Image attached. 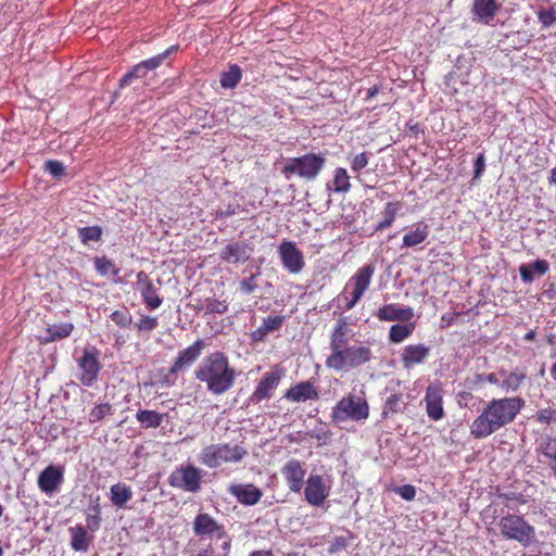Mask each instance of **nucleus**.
Masks as SVG:
<instances>
[{"label":"nucleus","mask_w":556,"mask_h":556,"mask_svg":"<svg viewBox=\"0 0 556 556\" xmlns=\"http://www.w3.org/2000/svg\"><path fill=\"white\" fill-rule=\"evenodd\" d=\"M424 401L427 415L431 420L438 421L443 418V391L440 384H430L426 390Z\"/></svg>","instance_id":"21"},{"label":"nucleus","mask_w":556,"mask_h":556,"mask_svg":"<svg viewBox=\"0 0 556 556\" xmlns=\"http://www.w3.org/2000/svg\"><path fill=\"white\" fill-rule=\"evenodd\" d=\"M485 381L492 384H498L500 380L497 378V375L494 372L485 374Z\"/></svg>","instance_id":"62"},{"label":"nucleus","mask_w":556,"mask_h":556,"mask_svg":"<svg viewBox=\"0 0 556 556\" xmlns=\"http://www.w3.org/2000/svg\"><path fill=\"white\" fill-rule=\"evenodd\" d=\"M250 556H273L271 551H254L250 554Z\"/></svg>","instance_id":"64"},{"label":"nucleus","mask_w":556,"mask_h":556,"mask_svg":"<svg viewBox=\"0 0 556 556\" xmlns=\"http://www.w3.org/2000/svg\"><path fill=\"white\" fill-rule=\"evenodd\" d=\"M394 492L405 501H413L416 496V488L412 484L396 486Z\"/></svg>","instance_id":"53"},{"label":"nucleus","mask_w":556,"mask_h":556,"mask_svg":"<svg viewBox=\"0 0 556 556\" xmlns=\"http://www.w3.org/2000/svg\"><path fill=\"white\" fill-rule=\"evenodd\" d=\"M380 321H409L414 317V309L397 303L384 304L376 313Z\"/></svg>","instance_id":"24"},{"label":"nucleus","mask_w":556,"mask_h":556,"mask_svg":"<svg viewBox=\"0 0 556 556\" xmlns=\"http://www.w3.org/2000/svg\"><path fill=\"white\" fill-rule=\"evenodd\" d=\"M205 348L204 340L198 339L191 345L179 351L168 371L162 377L161 384L174 386L178 380V375L189 369L200 358Z\"/></svg>","instance_id":"8"},{"label":"nucleus","mask_w":556,"mask_h":556,"mask_svg":"<svg viewBox=\"0 0 556 556\" xmlns=\"http://www.w3.org/2000/svg\"><path fill=\"white\" fill-rule=\"evenodd\" d=\"M330 485L325 483L323 476L311 473L305 482V501L312 506H321L329 496Z\"/></svg>","instance_id":"15"},{"label":"nucleus","mask_w":556,"mask_h":556,"mask_svg":"<svg viewBox=\"0 0 556 556\" xmlns=\"http://www.w3.org/2000/svg\"><path fill=\"white\" fill-rule=\"evenodd\" d=\"M165 414L159 413L156 410L150 409H139L136 413V419L141 424V426L146 429L148 428H159L163 420Z\"/></svg>","instance_id":"34"},{"label":"nucleus","mask_w":556,"mask_h":556,"mask_svg":"<svg viewBox=\"0 0 556 556\" xmlns=\"http://www.w3.org/2000/svg\"><path fill=\"white\" fill-rule=\"evenodd\" d=\"M369 157H370L369 152H362L359 154H356L350 162L351 169L354 173H359L362 169H364L368 165Z\"/></svg>","instance_id":"50"},{"label":"nucleus","mask_w":556,"mask_h":556,"mask_svg":"<svg viewBox=\"0 0 556 556\" xmlns=\"http://www.w3.org/2000/svg\"><path fill=\"white\" fill-rule=\"evenodd\" d=\"M136 289L149 309H156L162 305L163 298L157 294L156 287L146 271L141 270L136 275Z\"/></svg>","instance_id":"17"},{"label":"nucleus","mask_w":556,"mask_h":556,"mask_svg":"<svg viewBox=\"0 0 556 556\" xmlns=\"http://www.w3.org/2000/svg\"><path fill=\"white\" fill-rule=\"evenodd\" d=\"M247 455L248 451L242 445L218 443L203 447L199 460L208 468H218L224 463H240Z\"/></svg>","instance_id":"5"},{"label":"nucleus","mask_w":556,"mask_h":556,"mask_svg":"<svg viewBox=\"0 0 556 556\" xmlns=\"http://www.w3.org/2000/svg\"><path fill=\"white\" fill-rule=\"evenodd\" d=\"M285 375L286 369L282 366L279 364L271 366L270 370L266 371L262 376L260 382L255 387L251 395V401L260 403L264 400L270 399Z\"/></svg>","instance_id":"13"},{"label":"nucleus","mask_w":556,"mask_h":556,"mask_svg":"<svg viewBox=\"0 0 556 556\" xmlns=\"http://www.w3.org/2000/svg\"><path fill=\"white\" fill-rule=\"evenodd\" d=\"M372 358V351L365 345L344 346L331 352L326 358V366L334 371L351 370L369 363Z\"/></svg>","instance_id":"3"},{"label":"nucleus","mask_w":556,"mask_h":556,"mask_svg":"<svg viewBox=\"0 0 556 556\" xmlns=\"http://www.w3.org/2000/svg\"><path fill=\"white\" fill-rule=\"evenodd\" d=\"M78 236L84 244L90 241L98 242L102 237V228L100 226H88L78 229Z\"/></svg>","instance_id":"43"},{"label":"nucleus","mask_w":556,"mask_h":556,"mask_svg":"<svg viewBox=\"0 0 556 556\" xmlns=\"http://www.w3.org/2000/svg\"><path fill=\"white\" fill-rule=\"evenodd\" d=\"M538 21L543 28H548L556 23V9L551 7L548 9L540 8L536 12Z\"/></svg>","instance_id":"45"},{"label":"nucleus","mask_w":556,"mask_h":556,"mask_svg":"<svg viewBox=\"0 0 556 556\" xmlns=\"http://www.w3.org/2000/svg\"><path fill=\"white\" fill-rule=\"evenodd\" d=\"M74 325L72 323H64L60 325H52L46 329L47 337L43 339L45 343L62 340L72 334Z\"/></svg>","instance_id":"35"},{"label":"nucleus","mask_w":556,"mask_h":556,"mask_svg":"<svg viewBox=\"0 0 556 556\" xmlns=\"http://www.w3.org/2000/svg\"><path fill=\"white\" fill-rule=\"evenodd\" d=\"M525 406L519 396L492 399L470 425V434L478 440L485 439L511 424Z\"/></svg>","instance_id":"1"},{"label":"nucleus","mask_w":556,"mask_h":556,"mask_svg":"<svg viewBox=\"0 0 556 556\" xmlns=\"http://www.w3.org/2000/svg\"><path fill=\"white\" fill-rule=\"evenodd\" d=\"M401 207H402L401 201L386 203L383 211L381 212L382 219L376 225L375 231H382V230L388 229L391 226H393Z\"/></svg>","instance_id":"33"},{"label":"nucleus","mask_w":556,"mask_h":556,"mask_svg":"<svg viewBox=\"0 0 556 556\" xmlns=\"http://www.w3.org/2000/svg\"><path fill=\"white\" fill-rule=\"evenodd\" d=\"M520 277L523 282H532L534 279V275L531 270V266L529 265H521L519 267Z\"/></svg>","instance_id":"58"},{"label":"nucleus","mask_w":556,"mask_h":556,"mask_svg":"<svg viewBox=\"0 0 556 556\" xmlns=\"http://www.w3.org/2000/svg\"><path fill=\"white\" fill-rule=\"evenodd\" d=\"M325 165V154L311 152L302 156L288 159L281 173L287 179L298 176L307 181H313L324 169Z\"/></svg>","instance_id":"4"},{"label":"nucleus","mask_w":556,"mask_h":556,"mask_svg":"<svg viewBox=\"0 0 556 556\" xmlns=\"http://www.w3.org/2000/svg\"><path fill=\"white\" fill-rule=\"evenodd\" d=\"M242 78V71L239 65L232 64L227 72L220 75V85L223 88L233 89Z\"/></svg>","instance_id":"38"},{"label":"nucleus","mask_w":556,"mask_h":556,"mask_svg":"<svg viewBox=\"0 0 556 556\" xmlns=\"http://www.w3.org/2000/svg\"><path fill=\"white\" fill-rule=\"evenodd\" d=\"M379 92V87L376 85L368 89L366 100L372 99Z\"/></svg>","instance_id":"63"},{"label":"nucleus","mask_w":556,"mask_h":556,"mask_svg":"<svg viewBox=\"0 0 556 556\" xmlns=\"http://www.w3.org/2000/svg\"><path fill=\"white\" fill-rule=\"evenodd\" d=\"M228 492L236 497V500L245 506L256 505L263 495L261 489L253 483H236L228 488Z\"/></svg>","instance_id":"25"},{"label":"nucleus","mask_w":556,"mask_h":556,"mask_svg":"<svg viewBox=\"0 0 556 556\" xmlns=\"http://www.w3.org/2000/svg\"><path fill=\"white\" fill-rule=\"evenodd\" d=\"M530 266L532 273H535L539 276L545 275L549 269V265L545 260H536L533 263H531Z\"/></svg>","instance_id":"56"},{"label":"nucleus","mask_w":556,"mask_h":556,"mask_svg":"<svg viewBox=\"0 0 556 556\" xmlns=\"http://www.w3.org/2000/svg\"><path fill=\"white\" fill-rule=\"evenodd\" d=\"M500 496L506 501V506L509 508H513L509 505L510 501H517V503H519V504H526V500L523 498L522 495H516L515 493H506V494H501Z\"/></svg>","instance_id":"59"},{"label":"nucleus","mask_w":556,"mask_h":556,"mask_svg":"<svg viewBox=\"0 0 556 556\" xmlns=\"http://www.w3.org/2000/svg\"><path fill=\"white\" fill-rule=\"evenodd\" d=\"M210 542L206 543L205 538H201L200 542L202 543L201 552H206L207 556H229L231 540L228 539H208Z\"/></svg>","instance_id":"31"},{"label":"nucleus","mask_w":556,"mask_h":556,"mask_svg":"<svg viewBox=\"0 0 556 556\" xmlns=\"http://www.w3.org/2000/svg\"><path fill=\"white\" fill-rule=\"evenodd\" d=\"M331 435L332 434H331V432L329 430L311 434L312 438H316L319 441H324V443H326L331 438Z\"/></svg>","instance_id":"61"},{"label":"nucleus","mask_w":556,"mask_h":556,"mask_svg":"<svg viewBox=\"0 0 556 556\" xmlns=\"http://www.w3.org/2000/svg\"><path fill=\"white\" fill-rule=\"evenodd\" d=\"M350 328L344 318H339L330 333V351L336 352L348 345Z\"/></svg>","instance_id":"30"},{"label":"nucleus","mask_w":556,"mask_h":556,"mask_svg":"<svg viewBox=\"0 0 556 556\" xmlns=\"http://www.w3.org/2000/svg\"><path fill=\"white\" fill-rule=\"evenodd\" d=\"M93 514H87L86 517V529L88 528L91 531H96L100 528L101 517H100V506L97 504L92 507Z\"/></svg>","instance_id":"51"},{"label":"nucleus","mask_w":556,"mask_h":556,"mask_svg":"<svg viewBox=\"0 0 556 556\" xmlns=\"http://www.w3.org/2000/svg\"><path fill=\"white\" fill-rule=\"evenodd\" d=\"M132 498V490L123 482H117L110 488V500L118 508H123Z\"/></svg>","instance_id":"32"},{"label":"nucleus","mask_w":556,"mask_h":556,"mask_svg":"<svg viewBox=\"0 0 556 556\" xmlns=\"http://www.w3.org/2000/svg\"><path fill=\"white\" fill-rule=\"evenodd\" d=\"M501 534L527 547L535 542V529L523 517L508 514L498 522Z\"/></svg>","instance_id":"9"},{"label":"nucleus","mask_w":556,"mask_h":556,"mask_svg":"<svg viewBox=\"0 0 556 556\" xmlns=\"http://www.w3.org/2000/svg\"><path fill=\"white\" fill-rule=\"evenodd\" d=\"M179 49L178 45L168 47L164 52L154 55L148 60L141 61L140 63L132 66L118 81L119 88H124L132 83L134 79L143 78L150 71H154L160 67L164 61Z\"/></svg>","instance_id":"11"},{"label":"nucleus","mask_w":556,"mask_h":556,"mask_svg":"<svg viewBox=\"0 0 556 556\" xmlns=\"http://www.w3.org/2000/svg\"><path fill=\"white\" fill-rule=\"evenodd\" d=\"M64 481V468L49 465L38 476V488L46 494L54 493Z\"/></svg>","instance_id":"19"},{"label":"nucleus","mask_w":556,"mask_h":556,"mask_svg":"<svg viewBox=\"0 0 556 556\" xmlns=\"http://www.w3.org/2000/svg\"><path fill=\"white\" fill-rule=\"evenodd\" d=\"M159 325L157 317L154 316H143L136 324L138 330L152 331Z\"/></svg>","instance_id":"52"},{"label":"nucleus","mask_w":556,"mask_h":556,"mask_svg":"<svg viewBox=\"0 0 556 556\" xmlns=\"http://www.w3.org/2000/svg\"><path fill=\"white\" fill-rule=\"evenodd\" d=\"M193 531L195 535L208 536V539H228L223 525H219L212 516L206 513H200L193 521Z\"/></svg>","instance_id":"16"},{"label":"nucleus","mask_w":556,"mask_h":556,"mask_svg":"<svg viewBox=\"0 0 556 556\" xmlns=\"http://www.w3.org/2000/svg\"><path fill=\"white\" fill-rule=\"evenodd\" d=\"M236 376L227 355L219 351L206 355L194 370V378L205 383L206 390L213 395L228 392L235 384Z\"/></svg>","instance_id":"2"},{"label":"nucleus","mask_w":556,"mask_h":556,"mask_svg":"<svg viewBox=\"0 0 556 556\" xmlns=\"http://www.w3.org/2000/svg\"><path fill=\"white\" fill-rule=\"evenodd\" d=\"M283 267L291 274H299L305 265L303 253L292 241L283 240L278 247Z\"/></svg>","instance_id":"14"},{"label":"nucleus","mask_w":556,"mask_h":556,"mask_svg":"<svg viewBox=\"0 0 556 556\" xmlns=\"http://www.w3.org/2000/svg\"><path fill=\"white\" fill-rule=\"evenodd\" d=\"M71 547L75 552L87 553L93 542V535L89 534L86 527L76 525L68 528Z\"/></svg>","instance_id":"27"},{"label":"nucleus","mask_w":556,"mask_h":556,"mask_svg":"<svg viewBox=\"0 0 556 556\" xmlns=\"http://www.w3.org/2000/svg\"><path fill=\"white\" fill-rule=\"evenodd\" d=\"M110 319L119 328L129 329L132 324V316L127 307L115 309L110 314Z\"/></svg>","instance_id":"42"},{"label":"nucleus","mask_w":556,"mask_h":556,"mask_svg":"<svg viewBox=\"0 0 556 556\" xmlns=\"http://www.w3.org/2000/svg\"><path fill=\"white\" fill-rule=\"evenodd\" d=\"M485 168V157L483 153L478 154L473 163V178H479Z\"/></svg>","instance_id":"57"},{"label":"nucleus","mask_w":556,"mask_h":556,"mask_svg":"<svg viewBox=\"0 0 556 556\" xmlns=\"http://www.w3.org/2000/svg\"><path fill=\"white\" fill-rule=\"evenodd\" d=\"M526 374L522 371H511L506 375L505 379L501 383V387L507 392L517 391L526 380Z\"/></svg>","instance_id":"40"},{"label":"nucleus","mask_w":556,"mask_h":556,"mask_svg":"<svg viewBox=\"0 0 556 556\" xmlns=\"http://www.w3.org/2000/svg\"><path fill=\"white\" fill-rule=\"evenodd\" d=\"M167 481L172 488L198 493L201 490L202 471L194 465H180L170 472Z\"/></svg>","instance_id":"10"},{"label":"nucleus","mask_w":556,"mask_h":556,"mask_svg":"<svg viewBox=\"0 0 556 556\" xmlns=\"http://www.w3.org/2000/svg\"><path fill=\"white\" fill-rule=\"evenodd\" d=\"M76 363L80 383L85 387H92L98 381L101 370L99 351L94 346L85 349L81 356L76 359Z\"/></svg>","instance_id":"12"},{"label":"nucleus","mask_w":556,"mask_h":556,"mask_svg":"<svg viewBox=\"0 0 556 556\" xmlns=\"http://www.w3.org/2000/svg\"><path fill=\"white\" fill-rule=\"evenodd\" d=\"M369 417V405L365 397L349 393L332 407L330 418L336 425L346 420L363 421Z\"/></svg>","instance_id":"6"},{"label":"nucleus","mask_w":556,"mask_h":556,"mask_svg":"<svg viewBox=\"0 0 556 556\" xmlns=\"http://www.w3.org/2000/svg\"><path fill=\"white\" fill-rule=\"evenodd\" d=\"M349 545V540L348 538L345 536H337L333 539V541L331 542L329 548H328V552L330 554H336L342 549H345L346 546Z\"/></svg>","instance_id":"55"},{"label":"nucleus","mask_w":556,"mask_h":556,"mask_svg":"<svg viewBox=\"0 0 556 556\" xmlns=\"http://www.w3.org/2000/svg\"><path fill=\"white\" fill-rule=\"evenodd\" d=\"M253 249L244 241H230L219 252L223 262L237 264L244 263L251 257Z\"/></svg>","instance_id":"23"},{"label":"nucleus","mask_w":556,"mask_h":556,"mask_svg":"<svg viewBox=\"0 0 556 556\" xmlns=\"http://www.w3.org/2000/svg\"><path fill=\"white\" fill-rule=\"evenodd\" d=\"M405 405L403 393L394 392L386 399L381 415L383 418H388L391 415L399 414L404 409Z\"/></svg>","instance_id":"37"},{"label":"nucleus","mask_w":556,"mask_h":556,"mask_svg":"<svg viewBox=\"0 0 556 556\" xmlns=\"http://www.w3.org/2000/svg\"><path fill=\"white\" fill-rule=\"evenodd\" d=\"M430 355V348L422 344H408L400 355V361L404 369L409 370L415 366L421 365Z\"/></svg>","instance_id":"22"},{"label":"nucleus","mask_w":556,"mask_h":556,"mask_svg":"<svg viewBox=\"0 0 556 556\" xmlns=\"http://www.w3.org/2000/svg\"><path fill=\"white\" fill-rule=\"evenodd\" d=\"M281 473L291 492L299 493L303 489L306 470L299 459H289L281 468Z\"/></svg>","instance_id":"18"},{"label":"nucleus","mask_w":556,"mask_h":556,"mask_svg":"<svg viewBox=\"0 0 556 556\" xmlns=\"http://www.w3.org/2000/svg\"><path fill=\"white\" fill-rule=\"evenodd\" d=\"M333 191L337 193H346L351 189L350 176L345 168L337 167L333 172Z\"/></svg>","instance_id":"39"},{"label":"nucleus","mask_w":556,"mask_h":556,"mask_svg":"<svg viewBox=\"0 0 556 556\" xmlns=\"http://www.w3.org/2000/svg\"><path fill=\"white\" fill-rule=\"evenodd\" d=\"M205 314H225L228 311L226 300L208 298L205 300Z\"/></svg>","instance_id":"46"},{"label":"nucleus","mask_w":556,"mask_h":556,"mask_svg":"<svg viewBox=\"0 0 556 556\" xmlns=\"http://www.w3.org/2000/svg\"><path fill=\"white\" fill-rule=\"evenodd\" d=\"M430 233L429 225L419 220L415 223L408 231L403 236V247L404 248H415L421 243H424Z\"/></svg>","instance_id":"28"},{"label":"nucleus","mask_w":556,"mask_h":556,"mask_svg":"<svg viewBox=\"0 0 556 556\" xmlns=\"http://www.w3.org/2000/svg\"><path fill=\"white\" fill-rule=\"evenodd\" d=\"M112 414V405L103 403L96 405L89 413V422L96 424L101 421L105 416Z\"/></svg>","instance_id":"47"},{"label":"nucleus","mask_w":556,"mask_h":556,"mask_svg":"<svg viewBox=\"0 0 556 556\" xmlns=\"http://www.w3.org/2000/svg\"><path fill=\"white\" fill-rule=\"evenodd\" d=\"M283 321V316H268L263 319V325L256 331H254V334H256L257 332H262V334H267L269 332L279 330L282 327Z\"/></svg>","instance_id":"44"},{"label":"nucleus","mask_w":556,"mask_h":556,"mask_svg":"<svg viewBox=\"0 0 556 556\" xmlns=\"http://www.w3.org/2000/svg\"><path fill=\"white\" fill-rule=\"evenodd\" d=\"M535 451L544 458L543 463L548 467L556 479V435L546 434L536 441Z\"/></svg>","instance_id":"26"},{"label":"nucleus","mask_w":556,"mask_h":556,"mask_svg":"<svg viewBox=\"0 0 556 556\" xmlns=\"http://www.w3.org/2000/svg\"><path fill=\"white\" fill-rule=\"evenodd\" d=\"M260 273L252 274L248 278L240 281L239 290L244 294H252L258 287L257 277Z\"/></svg>","instance_id":"48"},{"label":"nucleus","mask_w":556,"mask_h":556,"mask_svg":"<svg viewBox=\"0 0 556 556\" xmlns=\"http://www.w3.org/2000/svg\"><path fill=\"white\" fill-rule=\"evenodd\" d=\"M501 4L496 0H473L472 13L479 22L489 24L497 14Z\"/></svg>","instance_id":"29"},{"label":"nucleus","mask_w":556,"mask_h":556,"mask_svg":"<svg viewBox=\"0 0 556 556\" xmlns=\"http://www.w3.org/2000/svg\"><path fill=\"white\" fill-rule=\"evenodd\" d=\"M283 397L292 403L317 401L319 392L311 380L301 381L286 390Z\"/></svg>","instance_id":"20"},{"label":"nucleus","mask_w":556,"mask_h":556,"mask_svg":"<svg viewBox=\"0 0 556 556\" xmlns=\"http://www.w3.org/2000/svg\"><path fill=\"white\" fill-rule=\"evenodd\" d=\"M93 263H94V267H96L97 271L101 276L115 277L119 273V269L115 266V264L105 256L94 257Z\"/></svg>","instance_id":"41"},{"label":"nucleus","mask_w":556,"mask_h":556,"mask_svg":"<svg viewBox=\"0 0 556 556\" xmlns=\"http://www.w3.org/2000/svg\"><path fill=\"white\" fill-rule=\"evenodd\" d=\"M45 169L53 177H61L64 174V165L55 160L46 162Z\"/></svg>","instance_id":"54"},{"label":"nucleus","mask_w":556,"mask_h":556,"mask_svg":"<svg viewBox=\"0 0 556 556\" xmlns=\"http://www.w3.org/2000/svg\"><path fill=\"white\" fill-rule=\"evenodd\" d=\"M415 330V324L406 321L405 324L392 325L389 329V341L391 343H401L409 338Z\"/></svg>","instance_id":"36"},{"label":"nucleus","mask_w":556,"mask_h":556,"mask_svg":"<svg viewBox=\"0 0 556 556\" xmlns=\"http://www.w3.org/2000/svg\"><path fill=\"white\" fill-rule=\"evenodd\" d=\"M375 267L371 264H366L359 267L355 274L345 283L340 298L344 300V309H352L363 298L365 292L369 289Z\"/></svg>","instance_id":"7"},{"label":"nucleus","mask_w":556,"mask_h":556,"mask_svg":"<svg viewBox=\"0 0 556 556\" xmlns=\"http://www.w3.org/2000/svg\"><path fill=\"white\" fill-rule=\"evenodd\" d=\"M535 420L543 425L556 424V408L539 409L534 416Z\"/></svg>","instance_id":"49"},{"label":"nucleus","mask_w":556,"mask_h":556,"mask_svg":"<svg viewBox=\"0 0 556 556\" xmlns=\"http://www.w3.org/2000/svg\"><path fill=\"white\" fill-rule=\"evenodd\" d=\"M233 214H236V207L229 205L226 211L217 210L216 213H215V217L218 218V219H223V218H226V217L231 216Z\"/></svg>","instance_id":"60"}]
</instances>
